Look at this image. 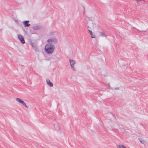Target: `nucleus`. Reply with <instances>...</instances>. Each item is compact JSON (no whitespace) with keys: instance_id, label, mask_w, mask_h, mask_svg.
<instances>
[{"instance_id":"1","label":"nucleus","mask_w":148,"mask_h":148,"mask_svg":"<svg viewBox=\"0 0 148 148\" xmlns=\"http://www.w3.org/2000/svg\"><path fill=\"white\" fill-rule=\"evenodd\" d=\"M55 49L54 45L52 43H48L45 46V50L47 53L51 54L54 51Z\"/></svg>"},{"instance_id":"2","label":"nucleus","mask_w":148,"mask_h":148,"mask_svg":"<svg viewBox=\"0 0 148 148\" xmlns=\"http://www.w3.org/2000/svg\"><path fill=\"white\" fill-rule=\"evenodd\" d=\"M47 42L49 43H52V44H56L58 42L57 39L56 38H51L50 39H48Z\"/></svg>"},{"instance_id":"3","label":"nucleus","mask_w":148,"mask_h":148,"mask_svg":"<svg viewBox=\"0 0 148 148\" xmlns=\"http://www.w3.org/2000/svg\"><path fill=\"white\" fill-rule=\"evenodd\" d=\"M69 61L71 69L73 71H75L76 69L74 66V65L75 63V61L71 59H69Z\"/></svg>"},{"instance_id":"4","label":"nucleus","mask_w":148,"mask_h":148,"mask_svg":"<svg viewBox=\"0 0 148 148\" xmlns=\"http://www.w3.org/2000/svg\"><path fill=\"white\" fill-rule=\"evenodd\" d=\"M18 38L20 41L21 42L22 44H24L25 43L24 38L23 36L21 35H18Z\"/></svg>"},{"instance_id":"5","label":"nucleus","mask_w":148,"mask_h":148,"mask_svg":"<svg viewBox=\"0 0 148 148\" xmlns=\"http://www.w3.org/2000/svg\"><path fill=\"white\" fill-rule=\"evenodd\" d=\"M29 22V21H26L23 22V24L24 25V26L25 27H29L30 26V24L28 23Z\"/></svg>"},{"instance_id":"6","label":"nucleus","mask_w":148,"mask_h":148,"mask_svg":"<svg viewBox=\"0 0 148 148\" xmlns=\"http://www.w3.org/2000/svg\"><path fill=\"white\" fill-rule=\"evenodd\" d=\"M42 28V26L40 25L35 26L33 27V29L34 30H37L41 29Z\"/></svg>"},{"instance_id":"7","label":"nucleus","mask_w":148,"mask_h":148,"mask_svg":"<svg viewBox=\"0 0 148 148\" xmlns=\"http://www.w3.org/2000/svg\"><path fill=\"white\" fill-rule=\"evenodd\" d=\"M46 82L47 84L50 86L53 87V84L50 82L49 80L47 79L46 80Z\"/></svg>"},{"instance_id":"8","label":"nucleus","mask_w":148,"mask_h":148,"mask_svg":"<svg viewBox=\"0 0 148 148\" xmlns=\"http://www.w3.org/2000/svg\"><path fill=\"white\" fill-rule=\"evenodd\" d=\"M89 32L90 35L92 38H95V35L92 34V32L90 30H88Z\"/></svg>"},{"instance_id":"9","label":"nucleus","mask_w":148,"mask_h":148,"mask_svg":"<svg viewBox=\"0 0 148 148\" xmlns=\"http://www.w3.org/2000/svg\"><path fill=\"white\" fill-rule=\"evenodd\" d=\"M56 128L57 129V130L58 132L60 131V133H61L62 132V131L60 129V127L58 125H57L56 126Z\"/></svg>"},{"instance_id":"10","label":"nucleus","mask_w":148,"mask_h":148,"mask_svg":"<svg viewBox=\"0 0 148 148\" xmlns=\"http://www.w3.org/2000/svg\"><path fill=\"white\" fill-rule=\"evenodd\" d=\"M16 100L18 102H19L20 103H21L22 101H23L22 99H21L17 98H16Z\"/></svg>"},{"instance_id":"11","label":"nucleus","mask_w":148,"mask_h":148,"mask_svg":"<svg viewBox=\"0 0 148 148\" xmlns=\"http://www.w3.org/2000/svg\"><path fill=\"white\" fill-rule=\"evenodd\" d=\"M33 49L35 51H39L37 47L35 45V46L34 47Z\"/></svg>"},{"instance_id":"12","label":"nucleus","mask_w":148,"mask_h":148,"mask_svg":"<svg viewBox=\"0 0 148 148\" xmlns=\"http://www.w3.org/2000/svg\"><path fill=\"white\" fill-rule=\"evenodd\" d=\"M118 148H127L123 145H118L117 146Z\"/></svg>"},{"instance_id":"13","label":"nucleus","mask_w":148,"mask_h":148,"mask_svg":"<svg viewBox=\"0 0 148 148\" xmlns=\"http://www.w3.org/2000/svg\"><path fill=\"white\" fill-rule=\"evenodd\" d=\"M139 140L140 143L142 144H144L145 143V140L141 138H140L139 139Z\"/></svg>"},{"instance_id":"14","label":"nucleus","mask_w":148,"mask_h":148,"mask_svg":"<svg viewBox=\"0 0 148 148\" xmlns=\"http://www.w3.org/2000/svg\"><path fill=\"white\" fill-rule=\"evenodd\" d=\"M22 104L23 106H24L25 107L27 108V106L26 105V103L23 101L22 103H21Z\"/></svg>"},{"instance_id":"15","label":"nucleus","mask_w":148,"mask_h":148,"mask_svg":"<svg viewBox=\"0 0 148 148\" xmlns=\"http://www.w3.org/2000/svg\"><path fill=\"white\" fill-rule=\"evenodd\" d=\"M105 33L104 32H102L101 34H100V36H105L106 37L107 36L105 35Z\"/></svg>"},{"instance_id":"16","label":"nucleus","mask_w":148,"mask_h":148,"mask_svg":"<svg viewBox=\"0 0 148 148\" xmlns=\"http://www.w3.org/2000/svg\"><path fill=\"white\" fill-rule=\"evenodd\" d=\"M87 25L88 28H90V27L89 26L90 25L88 24V23H87Z\"/></svg>"},{"instance_id":"17","label":"nucleus","mask_w":148,"mask_h":148,"mask_svg":"<svg viewBox=\"0 0 148 148\" xmlns=\"http://www.w3.org/2000/svg\"><path fill=\"white\" fill-rule=\"evenodd\" d=\"M31 45L33 48L34 47V46H35L36 45L34 44H33V43H32Z\"/></svg>"},{"instance_id":"18","label":"nucleus","mask_w":148,"mask_h":148,"mask_svg":"<svg viewBox=\"0 0 148 148\" xmlns=\"http://www.w3.org/2000/svg\"><path fill=\"white\" fill-rule=\"evenodd\" d=\"M138 30L140 32H143V30H140L139 29H138Z\"/></svg>"},{"instance_id":"19","label":"nucleus","mask_w":148,"mask_h":148,"mask_svg":"<svg viewBox=\"0 0 148 148\" xmlns=\"http://www.w3.org/2000/svg\"><path fill=\"white\" fill-rule=\"evenodd\" d=\"M50 34L51 35H53L54 34V33L53 32H51L50 33Z\"/></svg>"},{"instance_id":"20","label":"nucleus","mask_w":148,"mask_h":148,"mask_svg":"<svg viewBox=\"0 0 148 148\" xmlns=\"http://www.w3.org/2000/svg\"><path fill=\"white\" fill-rule=\"evenodd\" d=\"M116 88V89H118V88Z\"/></svg>"},{"instance_id":"21","label":"nucleus","mask_w":148,"mask_h":148,"mask_svg":"<svg viewBox=\"0 0 148 148\" xmlns=\"http://www.w3.org/2000/svg\"><path fill=\"white\" fill-rule=\"evenodd\" d=\"M113 116H114V117H115V116H114L113 115Z\"/></svg>"}]
</instances>
